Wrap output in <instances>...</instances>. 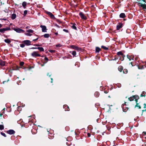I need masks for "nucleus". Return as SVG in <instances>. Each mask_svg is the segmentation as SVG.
I'll use <instances>...</instances> for the list:
<instances>
[{"label":"nucleus","mask_w":146,"mask_h":146,"mask_svg":"<svg viewBox=\"0 0 146 146\" xmlns=\"http://www.w3.org/2000/svg\"><path fill=\"white\" fill-rule=\"evenodd\" d=\"M45 13H46L47 15H48L51 19H55V18L54 16L50 12L45 11Z\"/></svg>","instance_id":"f257e3e1"},{"label":"nucleus","mask_w":146,"mask_h":146,"mask_svg":"<svg viewBox=\"0 0 146 146\" xmlns=\"http://www.w3.org/2000/svg\"><path fill=\"white\" fill-rule=\"evenodd\" d=\"M31 56L33 57H39L40 56V55L36 51L33 52L31 54Z\"/></svg>","instance_id":"f03ea898"},{"label":"nucleus","mask_w":146,"mask_h":146,"mask_svg":"<svg viewBox=\"0 0 146 146\" xmlns=\"http://www.w3.org/2000/svg\"><path fill=\"white\" fill-rule=\"evenodd\" d=\"M14 30L18 33H23L24 31L23 29L19 28H14Z\"/></svg>","instance_id":"7ed1b4c3"},{"label":"nucleus","mask_w":146,"mask_h":146,"mask_svg":"<svg viewBox=\"0 0 146 146\" xmlns=\"http://www.w3.org/2000/svg\"><path fill=\"white\" fill-rule=\"evenodd\" d=\"M23 42L27 45L29 46L31 45V41L28 40H25L23 41Z\"/></svg>","instance_id":"20e7f679"},{"label":"nucleus","mask_w":146,"mask_h":146,"mask_svg":"<svg viewBox=\"0 0 146 146\" xmlns=\"http://www.w3.org/2000/svg\"><path fill=\"white\" fill-rule=\"evenodd\" d=\"M40 27L42 29V31L43 32H47V29L46 27L44 25H41Z\"/></svg>","instance_id":"39448f33"},{"label":"nucleus","mask_w":146,"mask_h":146,"mask_svg":"<svg viewBox=\"0 0 146 146\" xmlns=\"http://www.w3.org/2000/svg\"><path fill=\"white\" fill-rule=\"evenodd\" d=\"M79 15L82 19H86V16L82 12H80L79 13Z\"/></svg>","instance_id":"423d86ee"},{"label":"nucleus","mask_w":146,"mask_h":146,"mask_svg":"<svg viewBox=\"0 0 146 146\" xmlns=\"http://www.w3.org/2000/svg\"><path fill=\"white\" fill-rule=\"evenodd\" d=\"M123 26V24L121 23H119L117 26V30H119L121 28H122Z\"/></svg>","instance_id":"0eeeda50"},{"label":"nucleus","mask_w":146,"mask_h":146,"mask_svg":"<svg viewBox=\"0 0 146 146\" xmlns=\"http://www.w3.org/2000/svg\"><path fill=\"white\" fill-rule=\"evenodd\" d=\"M7 133L10 135L14 134L15 132L13 130L10 129L7 131Z\"/></svg>","instance_id":"6e6552de"},{"label":"nucleus","mask_w":146,"mask_h":146,"mask_svg":"<svg viewBox=\"0 0 146 146\" xmlns=\"http://www.w3.org/2000/svg\"><path fill=\"white\" fill-rule=\"evenodd\" d=\"M139 98V97L138 96H136V98L135 96H134L133 97H131L129 98V100L130 101H132L134 100V99H135V100H137Z\"/></svg>","instance_id":"1a4fd4ad"},{"label":"nucleus","mask_w":146,"mask_h":146,"mask_svg":"<svg viewBox=\"0 0 146 146\" xmlns=\"http://www.w3.org/2000/svg\"><path fill=\"white\" fill-rule=\"evenodd\" d=\"M9 29H8L7 28H4L2 29H0V32L2 33H3L5 31L9 30Z\"/></svg>","instance_id":"9d476101"},{"label":"nucleus","mask_w":146,"mask_h":146,"mask_svg":"<svg viewBox=\"0 0 146 146\" xmlns=\"http://www.w3.org/2000/svg\"><path fill=\"white\" fill-rule=\"evenodd\" d=\"M71 47L75 50H78V51H80V50H81V48L78 47L77 46H76L74 45L72 46Z\"/></svg>","instance_id":"9b49d317"},{"label":"nucleus","mask_w":146,"mask_h":146,"mask_svg":"<svg viewBox=\"0 0 146 146\" xmlns=\"http://www.w3.org/2000/svg\"><path fill=\"white\" fill-rule=\"evenodd\" d=\"M127 58L129 59V60L130 61L132 60H133V58H134V56L133 55H127Z\"/></svg>","instance_id":"f8f14e48"},{"label":"nucleus","mask_w":146,"mask_h":146,"mask_svg":"<svg viewBox=\"0 0 146 146\" xmlns=\"http://www.w3.org/2000/svg\"><path fill=\"white\" fill-rule=\"evenodd\" d=\"M0 65L1 66H4L5 65V62L1 60H0Z\"/></svg>","instance_id":"ddd939ff"},{"label":"nucleus","mask_w":146,"mask_h":146,"mask_svg":"<svg viewBox=\"0 0 146 146\" xmlns=\"http://www.w3.org/2000/svg\"><path fill=\"white\" fill-rule=\"evenodd\" d=\"M119 17L121 18H124L125 17V15L124 13H122L119 15Z\"/></svg>","instance_id":"4468645a"},{"label":"nucleus","mask_w":146,"mask_h":146,"mask_svg":"<svg viewBox=\"0 0 146 146\" xmlns=\"http://www.w3.org/2000/svg\"><path fill=\"white\" fill-rule=\"evenodd\" d=\"M16 15L15 14H13L12 15L11 19L13 20H14L16 18Z\"/></svg>","instance_id":"2eb2a0df"},{"label":"nucleus","mask_w":146,"mask_h":146,"mask_svg":"<svg viewBox=\"0 0 146 146\" xmlns=\"http://www.w3.org/2000/svg\"><path fill=\"white\" fill-rule=\"evenodd\" d=\"M76 24H73L72 25L71 27L73 29H75L76 30H77V29L76 26Z\"/></svg>","instance_id":"dca6fc26"},{"label":"nucleus","mask_w":146,"mask_h":146,"mask_svg":"<svg viewBox=\"0 0 146 146\" xmlns=\"http://www.w3.org/2000/svg\"><path fill=\"white\" fill-rule=\"evenodd\" d=\"M100 49L98 47H96V53H98L100 50Z\"/></svg>","instance_id":"f3484780"},{"label":"nucleus","mask_w":146,"mask_h":146,"mask_svg":"<svg viewBox=\"0 0 146 146\" xmlns=\"http://www.w3.org/2000/svg\"><path fill=\"white\" fill-rule=\"evenodd\" d=\"M4 41L5 42L7 43H9L11 42V41L9 39H5Z\"/></svg>","instance_id":"a211bd4d"},{"label":"nucleus","mask_w":146,"mask_h":146,"mask_svg":"<svg viewBox=\"0 0 146 146\" xmlns=\"http://www.w3.org/2000/svg\"><path fill=\"white\" fill-rule=\"evenodd\" d=\"M44 37L45 38H48L50 35L48 34H45L43 35Z\"/></svg>","instance_id":"6ab92c4d"},{"label":"nucleus","mask_w":146,"mask_h":146,"mask_svg":"<svg viewBox=\"0 0 146 146\" xmlns=\"http://www.w3.org/2000/svg\"><path fill=\"white\" fill-rule=\"evenodd\" d=\"M37 49H38L40 51H44V48L42 47H37Z\"/></svg>","instance_id":"aec40b11"},{"label":"nucleus","mask_w":146,"mask_h":146,"mask_svg":"<svg viewBox=\"0 0 146 146\" xmlns=\"http://www.w3.org/2000/svg\"><path fill=\"white\" fill-rule=\"evenodd\" d=\"M117 54L118 55H121L122 56H123V54L121 51L118 52L117 53Z\"/></svg>","instance_id":"412c9836"},{"label":"nucleus","mask_w":146,"mask_h":146,"mask_svg":"<svg viewBox=\"0 0 146 146\" xmlns=\"http://www.w3.org/2000/svg\"><path fill=\"white\" fill-rule=\"evenodd\" d=\"M27 5V3L26 2L24 1L22 3V6L23 7H24V8H25V7Z\"/></svg>","instance_id":"4be33fe9"},{"label":"nucleus","mask_w":146,"mask_h":146,"mask_svg":"<svg viewBox=\"0 0 146 146\" xmlns=\"http://www.w3.org/2000/svg\"><path fill=\"white\" fill-rule=\"evenodd\" d=\"M101 47L102 48H103L105 50H108V48L107 47H106L105 46H101Z\"/></svg>","instance_id":"5701e85b"},{"label":"nucleus","mask_w":146,"mask_h":146,"mask_svg":"<svg viewBox=\"0 0 146 146\" xmlns=\"http://www.w3.org/2000/svg\"><path fill=\"white\" fill-rule=\"evenodd\" d=\"M33 31L31 29H29L26 31V32L28 33H33Z\"/></svg>","instance_id":"b1692460"},{"label":"nucleus","mask_w":146,"mask_h":146,"mask_svg":"<svg viewBox=\"0 0 146 146\" xmlns=\"http://www.w3.org/2000/svg\"><path fill=\"white\" fill-rule=\"evenodd\" d=\"M99 93L98 92H96L95 93V96L96 97H98L99 96Z\"/></svg>","instance_id":"393cba45"},{"label":"nucleus","mask_w":146,"mask_h":146,"mask_svg":"<svg viewBox=\"0 0 146 146\" xmlns=\"http://www.w3.org/2000/svg\"><path fill=\"white\" fill-rule=\"evenodd\" d=\"M4 127L3 125H0V129L1 130H2L4 129Z\"/></svg>","instance_id":"a878e982"},{"label":"nucleus","mask_w":146,"mask_h":146,"mask_svg":"<svg viewBox=\"0 0 146 146\" xmlns=\"http://www.w3.org/2000/svg\"><path fill=\"white\" fill-rule=\"evenodd\" d=\"M141 6L143 9H145L146 8V5H145L142 4L141 5Z\"/></svg>","instance_id":"bb28decb"},{"label":"nucleus","mask_w":146,"mask_h":146,"mask_svg":"<svg viewBox=\"0 0 146 146\" xmlns=\"http://www.w3.org/2000/svg\"><path fill=\"white\" fill-rule=\"evenodd\" d=\"M72 54L74 56H75L76 54V52L75 51H73L72 52Z\"/></svg>","instance_id":"cd10ccee"},{"label":"nucleus","mask_w":146,"mask_h":146,"mask_svg":"<svg viewBox=\"0 0 146 146\" xmlns=\"http://www.w3.org/2000/svg\"><path fill=\"white\" fill-rule=\"evenodd\" d=\"M123 72L124 73H125V74H126L128 72V70L127 69H124L123 70Z\"/></svg>","instance_id":"c85d7f7f"},{"label":"nucleus","mask_w":146,"mask_h":146,"mask_svg":"<svg viewBox=\"0 0 146 146\" xmlns=\"http://www.w3.org/2000/svg\"><path fill=\"white\" fill-rule=\"evenodd\" d=\"M27 10H25L24 11L23 15L25 16L26 15H27Z\"/></svg>","instance_id":"c756f323"},{"label":"nucleus","mask_w":146,"mask_h":146,"mask_svg":"<svg viewBox=\"0 0 146 146\" xmlns=\"http://www.w3.org/2000/svg\"><path fill=\"white\" fill-rule=\"evenodd\" d=\"M49 51L51 53H53L55 52V50H49Z\"/></svg>","instance_id":"7c9ffc66"},{"label":"nucleus","mask_w":146,"mask_h":146,"mask_svg":"<svg viewBox=\"0 0 146 146\" xmlns=\"http://www.w3.org/2000/svg\"><path fill=\"white\" fill-rule=\"evenodd\" d=\"M20 46L22 48H23L25 46V45L23 44H20Z\"/></svg>","instance_id":"2f4dec72"},{"label":"nucleus","mask_w":146,"mask_h":146,"mask_svg":"<svg viewBox=\"0 0 146 146\" xmlns=\"http://www.w3.org/2000/svg\"><path fill=\"white\" fill-rule=\"evenodd\" d=\"M1 134L2 135L4 136L5 137H6V135H5V134L4 133H3V132H1Z\"/></svg>","instance_id":"473e14b6"},{"label":"nucleus","mask_w":146,"mask_h":146,"mask_svg":"<svg viewBox=\"0 0 146 146\" xmlns=\"http://www.w3.org/2000/svg\"><path fill=\"white\" fill-rule=\"evenodd\" d=\"M118 70H119L120 71V72H121L122 70H123V69L121 67H119L118 68Z\"/></svg>","instance_id":"72a5a7b5"},{"label":"nucleus","mask_w":146,"mask_h":146,"mask_svg":"<svg viewBox=\"0 0 146 146\" xmlns=\"http://www.w3.org/2000/svg\"><path fill=\"white\" fill-rule=\"evenodd\" d=\"M25 35L27 36H32V34H30L29 33H26Z\"/></svg>","instance_id":"f704fd0d"},{"label":"nucleus","mask_w":146,"mask_h":146,"mask_svg":"<svg viewBox=\"0 0 146 146\" xmlns=\"http://www.w3.org/2000/svg\"><path fill=\"white\" fill-rule=\"evenodd\" d=\"M145 93V92H143L142 94H141V97L144 96Z\"/></svg>","instance_id":"c9c22d12"},{"label":"nucleus","mask_w":146,"mask_h":146,"mask_svg":"<svg viewBox=\"0 0 146 146\" xmlns=\"http://www.w3.org/2000/svg\"><path fill=\"white\" fill-rule=\"evenodd\" d=\"M63 31H64V32H65L66 33H68L69 32L68 30H67L66 29H63Z\"/></svg>","instance_id":"e433bc0d"},{"label":"nucleus","mask_w":146,"mask_h":146,"mask_svg":"<svg viewBox=\"0 0 146 146\" xmlns=\"http://www.w3.org/2000/svg\"><path fill=\"white\" fill-rule=\"evenodd\" d=\"M62 46V45L60 44H58L56 45V46L57 47H61Z\"/></svg>","instance_id":"4c0bfd02"},{"label":"nucleus","mask_w":146,"mask_h":146,"mask_svg":"<svg viewBox=\"0 0 146 146\" xmlns=\"http://www.w3.org/2000/svg\"><path fill=\"white\" fill-rule=\"evenodd\" d=\"M63 108H69V107L68 106H67L66 105H64L63 106Z\"/></svg>","instance_id":"58836bf2"},{"label":"nucleus","mask_w":146,"mask_h":146,"mask_svg":"<svg viewBox=\"0 0 146 146\" xmlns=\"http://www.w3.org/2000/svg\"><path fill=\"white\" fill-rule=\"evenodd\" d=\"M126 106V104H122V106L123 107V111H124V109H123V108H125V106Z\"/></svg>","instance_id":"ea45409f"},{"label":"nucleus","mask_w":146,"mask_h":146,"mask_svg":"<svg viewBox=\"0 0 146 146\" xmlns=\"http://www.w3.org/2000/svg\"><path fill=\"white\" fill-rule=\"evenodd\" d=\"M24 64V62H21L20 63V65L21 66H22Z\"/></svg>","instance_id":"a19ab883"},{"label":"nucleus","mask_w":146,"mask_h":146,"mask_svg":"<svg viewBox=\"0 0 146 146\" xmlns=\"http://www.w3.org/2000/svg\"><path fill=\"white\" fill-rule=\"evenodd\" d=\"M56 21L58 22L59 23H61V21H60V20H59L58 19L56 20Z\"/></svg>","instance_id":"79ce46f5"},{"label":"nucleus","mask_w":146,"mask_h":146,"mask_svg":"<svg viewBox=\"0 0 146 146\" xmlns=\"http://www.w3.org/2000/svg\"><path fill=\"white\" fill-rule=\"evenodd\" d=\"M136 107H139V108L140 109L141 108V107L140 106H138V104H137L136 105Z\"/></svg>","instance_id":"37998d69"},{"label":"nucleus","mask_w":146,"mask_h":146,"mask_svg":"<svg viewBox=\"0 0 146 146\" xmlns=\"http://www.w3.org/2000/svg\"><path fill=\"white\" fill-rule=\"evenodd\" d=\"M55 26L59 28L60 27V26L57 24H56Z\"/></svg>","instance_id":"c03bdc74"},{"label":"nucleus","mask_w":146,"mask_h":146,"mask_svg":"<svg viewBox=\"0 0 146 146\" xmlns=\"http://www.w3.org/2000/svg\"><path fill=\"white\" fill-rule=\"evenodd\" d=\"M44 59L45 60H48V58L46 57H45L44 58Z\"/></svg>","instance_id":"a18cd8bd"},{"label":"nucleus","mask_w":146,"mask_h":146,"mask_svg":"<svg viewBox=\"0 0 146 146\" xmlns=\"http://www.w3.org/2000/svg\"><path fill=\"white\" fill-rule=\"evenodd\" d=\"M31 49H37V47H32V48H31Z\"/></svg>","instance_id":"49530a36"},{"label":"nucleus","mask_w":146,"mask_h":146,"mask_svg":"<svg viewBox=\"0 0 146 146\" xmlns=\"http://www.w3.org/2000/svg\"><path fill=\"white\" fill-rule=\"evenodd\" d=\"M0 19L1 20H5V21H6V20H7L6 19H4V18Z\"/></svg>","instance_id":"de8ad7c7"},{"label":"nucleus","mask_w":146,"mask_h":146,"mask_svg":"<svg viewBox=\"0 0 146 146\" xmlns=\"http://www.w3.org/2000/svg\"><path fill=\"white\" fill-rule=\"evenodd\" d=\"M38 39V38H36V39H33V41H36V40H37Z\"/></svg>","instance_id":"09e8293b"},{"label":"nucleus","mask_w":146,"mask_h":146,"mask_svg":"<svg viewBox=\"0 0 146 146\" xmlns=\"http://www.w3.org/2000/svg\"><path fill=\"white\" fill-rule=\"evenodd\" d=\"M51 74H50V75H49V73H48V74H47V75L48 76H49V77H50V76H51Z\"/></svg>","instance_id":"8fccbe9b"},{"label":"nucleus","mask_w":146,"mask_h":146,"mask_svg":"<svg viewBox=\"0 0 146 146\" xmlns=\"http://www.w3.org/2000/svg\"><path fill=\"white\" fill-rule=\"evenodd\" d=\"M88 137H89L90 136V133H88Z\"/></svg>","instance_id":"3c124183"},{"label":"nucleus","mask_w":146,"mask_h":146,"mask_svg":"<svg viewBox=\"0 0 146 146\" xmlns=\"http://www.w3.org/2000/svg\"><path fill=\"white\" fill-rule=\"evenodd\" d=\"M142 1L146 3V0H142Z\"/></svg>","instance_id":"603ef678"},{"label":"nucleus","mask_w":146,"mask_h":146,"mask_svg":"<svg viewBox=\"0 0 146 146\" xmlns=\"http://www.w3.org/2000/svg\"><path fill=\"white\" fill-rule=\"evenodd\" d=\"M143 134L144 135H146V132H143Z\"/></svg>","instance_id":"864d4df0"},{"label":"nucleus","mask_w":146,"mask_h":146,"mask_svg":"<svg viewBox=\"0 0 146 146\" xmlns=\"http://www.w3.org/2000/svg\"><path fill=\"white\" fill-rule=\"evenodd\" d=\"M51 83H52V82L53 79H52V78H51Z\"/></svg>","instance_id":"5fc2aeb1"},{"label":"nucleus","mask_w":146,"mask_h":146,"mask_svg":"<svg viewBox=\"0 0 146 146\" xmlns=\"http://www.w3.org/2000/svg\"><path fill=\"white\" fill-rule=\"evenodd\" d=\"M21 108L20 107H18L17 110H18L19 109Z\"/></svg>","instance_id":"6e6d98bb"},{"label":"nucleus","mask_w":146,"mask_h":146,"mask_svg":"<svg viewBox=\"0 0 146 146\" xmlns=\"http://www.w3.org/2000/svg\"><path fill=\"white\" fill-rule=\"evenodd\" d=\"M2 27V25L1 24H0V28L1 27Z\"/></svg>","instance_id":"4d7b16f0"},{"label":"nucleus","mask_w":146,"mask_h":146,"mask_svg":"<svg viewBox=\"0 0 146 146\" xmlns=\"http://www.w3.org/2000/svg\"><path fill=\"white\" fill-rule=\"evenodd\" d=\"M144 106H144V108H146V107H145V106H146V104H144Z\"/></svg>","instance_id":"13d9d810"},{"label":"nucleus","mask_w":146,"mask_h":146,"mask_svg":"<svg viewBox=\"0 0 146 146\" xmlns=\"http://www.w3.org/2000/svg\"><path fill=\"white\" fill-rule=\"evenodd\" d=\"M58 34V33L57 32H56V33H55V34L56 35H57Z\"/></svg>","instance_id":"bf43d9fd"},{"label":"nucleus","mask_w":146,"mask_h":146,"mask_svg":"<svg viewBox=\"0 0 146 146\" xmlns=\"http://www.w3.org/2000/svg\"><path fill=\"white\" fill-rule=\"evenodd\" d=\"M35 46H39V45H38V44H36L35 45Z\"/></svg>","instance_id":"052dcab7"},{"label":"nucleus","mask_w":146,"mask_h":146,"mask_svg":"<svg viewBox=\"0 0 146 146\" xmlns=\"http://www.w3.org/2000/svg\"><path fill=\"white\" fill-rule=\"evenodd\" d=\"M104 92L105 93H108L106 91H105Z\"/></svg>","instance_id":"680f3d73"},{"label":"nucleus","mask_w":146,"mask_h":146,"mask_svg":"<svg viewBox=\"0 0 146 146\" xmlns=\"http://www.w3.org/2000/svg\"><path fill=\"white\" fill-rule=\"evenodd\" d=\"M65 111H69V110H66V109H65Z\"/></svg>","instance_id":"e2e57ef3"},{"label":"nucleus","mask_w":146,"mask_h":146,"mask_svg":"<svg viewBox=\"0 0 146 146\" xmlns=\"http://www.w3.org/2000/svg\"><path fill=\"white\" fill-rule=\"evenodd\" d=\"M28 27H26V29H28Z\"/></svg>","instance_id":"0e129e2a"}]
</instances>
